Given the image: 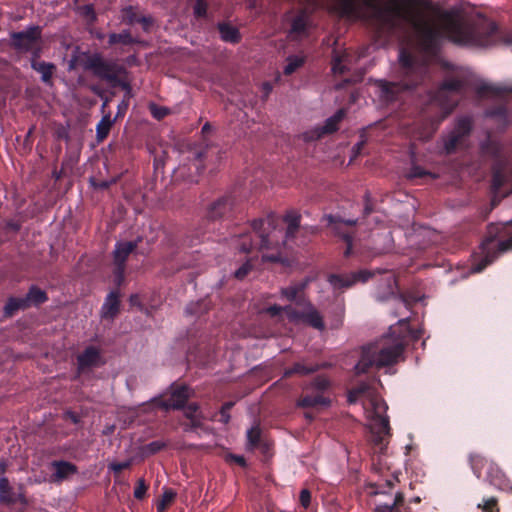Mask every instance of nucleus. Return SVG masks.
Masks as SVG:
<instances>
[{
  "label": "nucleus",
  "mask_w": 512,
  "mask_h": 512,
  "mask_svg": "<svg viewBox=\"0 0 512 512\" xmlns=\"http://www.w3.org/2000/svg\"><path fill=\"white\" fill-rule=\"evenodd\" d=\"M359 3L372 11V20L379 37H391L411 26L418 34L424 52L435 54L442 38L467 48H487L511 44L512 36L494 20L481 14L466 17L454 11L442 16L441 27H435L427 16L428 0H338L342 15L357 13Z\"/></svg>",
  "instance_id": "f257e3e1"
},
{
  "label": "nucleus",
  "mask_w": 512,
  "mask_h": 512,
  "mask_svg": "<svg viewBox=\"0 0 512 512\" xmlns=\"http://www.w3.org/2000/svg\"><path fill=\"white\" fill-rule=\"evenodd\" d=\"M283 222L286 224L284 232L278 228L280 220L273 213L265 219L253 220L251 226L255 237L253 238L251 233L242 235L238 240V249L243 253L272 250V253H263L262 259L276 263L281 261V246H304L310 241V236L318 232L317 227L301 226V215L295 210L288 211Z\"/></svg>",
  "instance_id": "f03ea898"
},
{
  "label": "nucleus",
  "mask_w": 512,
  "mask_h": 512,
  "mask_svg": "<svg viewBox=\"0 0 512 512\" xmlns=\"http://www.w3.org/2000/svg\"><path fill=\"white\" fill-rule=\"evenodd\" d=\"M421 334V330L410 326L408 318L399 320L398 327H391L387 336L363 347L355 366L356 374L367 373L371 368L379 370L396 364L408 342L419 340Z\"/></svg>",
  "instance_id": "7ed1b4c3"
},
{
  "label": "nucleus",
  "mask_w": 512,
  "mask_h": 512,
  "mask_svg": "<svg viewBox=\"0 0 512 512\" xmlns=\"http://www.w3.org/2000/svg\"><path fill=\"white\" fill-rule=\"evenodd\" d=\"M480 148L484 155L494 159L490 184L491 201L489 207L482 211L483 217L487 218L503 198L512 194V165L505 155L503 144L490 131Z\"/></svg>",
  "instance_id": "20e7f679"
},
{
  "label": "nucleus",
  "mask_w": 512,
  "mask_h": 512,
  "mask_svg": "<svg viewBox=\"0 0 512 512\" xmlns=\"http://www.w3.org/2000/svg\"><path fill=\"white\" fill-rule=\"evenodd\" d=\"M398 62L396 71L398 80H380L378 84L380 97L387 103L398 100L400 93L422 83L428 71V65L405 47L399 50Z\"/></svg>",
  "instance_id": "39448f33"
},
{
  "label": "nucleus",
  "mask_w": 512,
  "mask_h": 512,
  "mask_svg": "<svg viewBox=\"0 0 512 512\" xmlns=\"http://www.w3.org/2000/svg\"><path fill=\"white\" fill-rule=\"evenodd\" d=\"M367 396L369 404L373 410L372 423L370 425L371 441L376 447H379L383 452L387 445L388 439L391 436L389 418L383 415L387 410L386 403L374 395L370 382L361 381L354 385L348 391V402L356 403L360 398Z\"/></svg>",
  "instance_id": "423d86ee"
},
{
  "label": "nucleus",
  "mask_w": 512,
  "mask_h": 512,
  "mask_svg": "<svg viewBox=\"0 0 512 512\" xmlns=\"http://www.w3.org/2000/svg\"><path fill=\"white\" fill-rule=\"evenodd\" d=\"M81 67L91 72L95 77L104 80L113 86L128 87L121 82L120 76L126 73V69L112 60H106L100 52L81 51L79 48L72 53L69 61V69Z\"/></svg>",
  "instance_id": "0eeeda50"
},
{
  "label": "nucleus",
  "mask_w": 512,
  "mask_h": 512,
  "mask_svg": "<svg viewBox=\"0 0 512 512\" xmlns=\"http://www.w3.org/2000/svg\"><path fill=\"white\" fill-rule=\"evenodd\" d=\"M480 249L483 257L472 265L473 273L482 272L499 255L512 249V219L506 222L489 224Z\"/></svg>",
  "instance_id": "6e6552de"
},
{
  "label": "nucleus",
  "mask_w": 512,
  "mask_h": 512,
  "mask_svg": "<svg viewBox=\"0 0 512 512\" xmlns=\"http://www.w3.org/2000/svg\"><path fill=\"white\" fill-rule=\"evenodd\" d=\"M476 93L479 97L496 96L504 100L507 94L512 95V85L482 83L477 86ZM484 115L487 119L494 122L497 131H504L511 122L506 101L488 107Z\"/></svg>",
  "instance_id": "1a4fd4ad"
},
{
  "label": "nucleus",
  "mask_w": 512,
  "mask_h": 512,
  "mask_svg": "<svg viewBox=\"0 0 512 512\" xmlns=\"http://www.w3.org/2000/svg\"><path fill=\"white\" fill-rule=\"evenodd\" d=\"M331 389V381L324 375L314 377L303 387V393L297 400L299 408L329 407L332 403L328 395Z\"/></svg>",
  "instance_id": "9d476101"
},
{
  "label": "nucleus",
  "mask_w": 512,
  "mask_h": 512,
  "mask_svg": "<svg viewBox=\"0 0 512 512\" xmlns=\"http://www.w3.org/2000/svg\"><path fill=\"white\" fill-rule=\"evenodd\" d=\"M464 86V81L459 78H448L441 83L432 98L434 102L439 103L437 116L432 120L436 127H438L457 107L458 100L454 99L451 95L460 94Z\"/></svg>",
  "instance_id": "9b49d317"
},
{
  "label": "nucleus",
  "mask_w": 512,
  "mask_h": 512,
  "mask_svg": "<svg viewBox=\"0 0 512 512\" xmlns=\"http://www.w3.org/2000/svg\"><path fill=\"white\" fill-rule=\"evenodd\" d=\"M473 130V119L470 116H461L456 119L453 130L444 137V151L450 155L457 149L465 146V142Z\"/></svg>",
  "instance_id": "f8f14e48"
},
{
  "label": "nucleus",
  "mask_w": 512,
  "mask_h": 512,
  "mask_svg": "<svg viewBox=\"0 0 512 512\" xmlns=\"http://www.w3.org/2000/svg\"><path fill=\"white\" fill-rule=\"evenodd\" d=\"M41 39L42 27L31 25L23 31L11 32L10 46L20 53H28V50H32L36 43L41 42Z\"/></svg>",
  "instance_id": "ddd939ff"
},
{
  "label": "nucleus",
  "mask_w": 512,
  "mask_h": 512,
  "mask_svg": "<svg viewBox=\"0 0 512 512\" xmlns=\"http://www.w3.org/2000/svg\"><path fill=\"white\" fill-rule=\"evenodd\" d=\"M325 219L327 220L328 225L331 226L334 234L340 237L346 243L344 256L349 257L352 253L354 232L347 230L345 227L353 228L356 226L357 220H344L340 216L334 215H326Z\"/></svg>",
  "instance_id": "4468645a"
},
{
  "label": "nucleus",
  "mask_w": 512,
  "mask_h": 512,
  "mask_svg": "<svg viewBox=\"0 0 512 512\" xmlns=\"http://www.w3.org/2000/svg\"><path fill=\"white\" fill-rule=\"evenodd\" d=\"M237 208L236 197L232 193L225 194L213 201L207 208V218L218 220L231 217Z\"/></svg>",
  "instance_id": "2eb2a0df"
},
{
  "label": "nucleus",
  "mask_w": 512,
  "mask_h": 512,
  "mask_svg": "<svg viewBox=\"0 0 512 512\" xmlns=\"http://www.w3.org/2000/svg\"><path fill=\"white\" fill-rule=\"evenodd\" d=\"M190 397L189 387L185 384H172L168 395L162 397L159 405L165 409H181L185 407Z\"/></svg>",
  "instance_id": "dca6fc26"
},
{
  "label": "nucleus",
  "mask_w": 512,
  "mask_h": 512,
  "mask_svg": "<svg viewBox=\"0 0 512 512\" xmlns=\"http://www.w3.org/2000/svg\"><path fill=\"white\" fill-rule=\"evenodd\" d=\"M371 276L372 273L368 270H360L358 272H352L348 274H330L328 276V282L334 289L341 290L350 288L357 282L364 283Z\"/></svg>",
  "instance_id": "f3484780"
},
{
  "label": "nucleus",
  "mask_w": 512,
  "mask_h": 512,
  "mask_svg": "<svg viewBox=\"0 0 512 512\" xmlns=\"http://www.w3.org/2000/svg\"><path fill=\"white\" fill-rule=\"evenodd\" d=\"M104 363L100 349L95 346L86 347L84 351L77 356V368L79 372H83L89 368L99 367Z\"/></svg>",
  "instance_id": "a211bd4d"
},
{
  "label": "nucleus",
  "mask_w": 512,
  "mask_h": 512,
  "mask_svg": "<svg viewBox=\"0 0 512 512\" xmlns=\"http://www.w3.org/2000/svg\"><path fill=\"white\" fill-rule=\"evenodd\" d=\"M311 25L310 15L306 10H301L292 19L289 34L295 40L307 37Z\"/></svg>",
  "instance_id": "6ab92c4d"
},
{
  "label": "nucleus",
  "mask_w": 512,
  "mask_h": 512,
  "mask_svg": "<svg viewBox=\"0 0 512 512\" xmlns=\"http://www.w3.org/2000/svg\"><path fill=\"white\" fill-rule=\"evenodd\" d=\"M140 241L139 238L135 241L117 242L113 251L114 266L126 268L127 259L137 249Z\"/></svg>",
  "instance_id": "aec40b11"
},
{
  "label": "nucleus",
  "mask_w": 512,
  "mask_h": 512,
  "mask_svg": "<svg viewBox=\"0 0 512 512\" xmlns=\"http://www.w3.org/2000/svg\"><path fill=\"white\" fill-rule=\"evenodd\" d=\"M120 305L119 290L110 291L101 307V318L105 320H114L120 312Z\"/></svg>",
  "instance_id": "412c9836"
},
{
  "label": "nucleus",
  "mask_w": 512,
  "mask_h": 512,
  "mask_svg": "<svg viewBox=\"0 0 512 512\" xmlns=\"http://www.w3.org/2000/svg\"><path fill=\"white\" fill-rule=\"evenodd\" d=\"M345 110L339 109L334 115L326 119L325 123L312 131L310 139H319L324 135L332 134L338 130L339 123L345 117Z\"/></svg>",
  "instance_id": "4be33fe9"
},
{
  "label": "nucleus",
  "mask_w": 512,
  "mask_h": 512,
  "mask_svg": "<svg viewBox=\"0 0 512 512\" xmlns=\"http://www.w3.org/2000/svg\"><path fill=\"white\" fill-rule=\"evenodd\" d=\"M54 473L51 475V482L60 483L70 475L77 473V466L64 460H54L51 463Z\"/></svg>",
  "instance_id": "5701e85b"
},
{
  "label": "nucleus",
  "mask_w": 512,
  "mask_h": 512,
  "mask_svg": "<svg viewBox=\"0 0 512 512\" xmlns=\"http://www.w3.org/2000/svg\"><path fill=\"white\" fill-rule=\"evenodd\" d=\"M332 72L334 74L342 75L350 70L353 64V56L348 51L338 52L333 50L332 55Z\"/></svg>",
  "instance_id": "b1692460"
},
{
  "label": "nucleus",
  "mask_w": 512,
  "mask_h": 512,
  "mask_svg": "<svg viewBox=\"0 0 512 512\" xmlns=\"http://www.w3.org/2000/svg\"><path fill=\"white\" fill-rule=\"evenodd\" d=\"M295 317L317 330H323L325 328L323 317L310 303L308 310L295 312Z\"/></svg>",
  "instance_id": "393cba45"
},
{
  "label": "nucleus",
  "mask_w": 512,
  "mask_h": 512,
  "mask_svg": "<svg viewBox=\"0 0 512 512\" xmlns=\"http://www.w3.org/2000/svg\"><path fill=\"white\" fill-rule=\"evenodd\" d=\"M217 29L221 40L224 42L238 44L242 39L239 29L229 22H219Z\"/></svg>",
  "instance_id": "a878e982"
},
{
  "label": "nucleus",
  "mask_w": 512,
  "mask_h": 512,
  "mask_svg": "<svg viewBox=\"0 0 512 512\" xmlns=\"http://www.w3.org/2000/svg\"><path fill=\"white\" fill-rule=\"evenodd\" d=\"M321 368L318 364H305L304 362H295L291 367L286 368L283 372V378H290L293 375H310L317 372Z\"/></svg>",
  "instance_id": "bb28decb"
},
{
  "label": "nucleus",
  "mask_w": 512,
  "mask_h": 512,
  "mask_svg": "<svg viewBox=\"0 0 512 512\" xmlns=\"http://www.w3.org/2000/svg\"><path fill=\"white\" fill-rule=\"evenodd\" d=\"M26 301L31 307H39L40 305L48 301V294L45 290L41 289L37 285H31L25 295Z\"/></svg>",
  "instance_id": "cd10ccee"
},
{
  "label": "nucleus",
  "mask_w": 512,
  "mask_h": 512,
  "mask_svg": "<svg viewBox=\"0 0 512 512\" xmlns=\"http://www.w3.org/2000/svg\"><path fill=\"white\" fill-rule=\"evenodd\" d=\"M31 68L41 75V81L45 84L52 83L53 74L56 71V65L51 62L40 61L34 62Z\"/></svg>",
  "instance_id": "c85d7f7f"
},
{
  "label": "nucleus",
  "mask_w": 512,
  "mask_h": 512,
  "mask_svg": "<svg viewBox=\"0 0 512 512\" xmlns=\"http://www.w3.org/2000/svg\"><path fill=\"white\" fill-rule=\"evenodd\" d=\"M307 286V282H300L295 285H291L281 290L282 295L289 301H294L297 304L304 302V289Z\"/></svg>",
  "instance_id": "c756f323"
},
{
  "label": "nucleus",
  "mask_w": 512,
  "mask_h": 512,
  "mask_svg": "<svg viewBox=\"0 0 512 512\" xmlns=\"http://www.w3.org/2000/svg\"><path fill=\"white\" fill-rule=\"evenodd\" d=\"M115 122V119L111 118L110 112L102 116L101 120L96 125L97 142L101 143L108 137L110 130Z\"/></svg>",
  "instance_id": "7c9ffc66"
},
{
  "label": "nucleus",
  "mask_w": 512,
  "mask_h": 512,
  "mask_svg": "<svg viewBox=\"0 0 512 512\" xmlns=\"http://www.w3.org/2000/svg\"><path fill=\"white\" fill-rule=\"evenodd\" d=\"M211 309V301L207 298L191 302L186 306L185 313L197 318L203 317Z\"/></svg>",
  "instance_id": "2f4dec72"
},
{
  "label": "nucleus",
  "mask_w": 512,
  "mask_h": 512,
  "mask_svg": "<svg viewBox=\"0 0 512 512\" xmlns=\"http://www.w3.org/2000/svg\"><path fill=\"white\" fill-rule=\"evenodd\" d=\"M27 309H29V304L27 303L25 296L9 297L4 307V314L7 317H12L19 310Z\"/></svg>",
  "instance_id": "473e14b6"
},
{
  "label": "nucleus",
  "mask_w": 512,
  "mask_h": 512,
  "mask_svg": "<svg viewBox=\"0 0 512 512\" xmlns=\"http://www.w3.org/2000/svg\"><path fill=\"white\" fill-rule=\"evenodd\" d=\"M140 41L134 38L129 30H123L120 33H110L108 35V44L109 46H114L117 44H121L124 46L137 44Z\"/></svg>",
  "instance_id": "72a5a7b5"
},
{
  "label": "nucleus",
  "mask_w": 512,
  "mask_h": 512,
  "mask_svg": "<svg viewBox=\"0 0 512 512\" xmlns=\"http://www.w3.org/2000/svg\"><path fill=\"white\" fill-rule=\"evenodd\" d=\"M469 464L473 471V474L479 479L482 476V470L488 468L491 461H488L484 456L478 453H471L469 455Z\"/></svg>",
  "instance_id": "f704fd0d"
},
{
  "label": "nucleus",
  "mask_w": 512,
  "mask_h": 512,
  "mask_svg": "<svg viewBox=\"0 0 512 512\" xmlns=\"http://www.w3.org/2000/svg\"><path fill=\"white\" fill-rule=\"evenodd\" d=\"M485 479L489 484L501 488L504 483V474L494 462H491L486 470Z\"/></svg>",
  "instance_id": "c9c22d12"
},
{
  "label": "nucleus",
  "mask_w": 512,
  "mask_h": 512,
  "mask_svg": "<svg viewBox=\"0 0 512 512\" xmlns=\"http://www.w3.org/2000/svg\"><path fill=\"white\" fill-rule=\"evenodd\" d=\"M246 436H247V443H246L247 449L248 450L257 449V447L260 446V443L263 440L262 431H261L259 424L252 426L247 431Z\"/></svg>",
  "instance_id": "e433bc0d"
},
{
  "label": "nucleus",
  "mask_w": 512,
  "mask_h": 512,
  "mask_svg": "<svg viewBox=\"0 0 512 512\" xmlns=\"http://www.w3.org/2000/svg\"><path fill=\"white\" fill-rule=\"evenodd\" d=\"M0 503L13 504L15 499L13 498L12 488L10 487L7 478H0Z\"/></svg>",
  "instance_id": "4c0bfd02"
},
{
  "label": "nucleus",
  "mask_w": 512,
  "mask_h": 512,
  "mask_svg": "<svg viewBox=\"0 0 512 512\" xmlns=\"http://www.w3.org/2000/svg\"><path fill=\"white\" fill-rule=\"evenodd\" d=\"M305 61L306 58L304 56H289L287 58V64L284 67V74H293L297 69L304 65Z\"/></svg>",
  "instance_id": "58836bf2"
},
{
  "label": "nucleus",
  "mask_w": 512,
  "mask_h": 512,
  "mask_svg": "<svg viewBox=\"0 0 512 512\" xmlns=\"http://www.w3.org/2000/svg\"><path fill=\"white\" fill-rule=\"evenodd\" d=\"M176 497V492L172 489H165L161 499L157 503V512H165L167 508L172 504Z\"/></svg>",
  "instance_id": "ea45409f"
},
{
  "label": "nucleus",
  "mask_w": 512,
  "mask_h": 512,
  "mask_svg": "<svg viewBox=\"0 0 512 512\" xmlns=\"http://www.w3.org/2000/svg\"><path fill=\"white\" fill-rule=\"evenodd\" d=\"M204 419L205 418L202 414L198 417H194L188 420L191 424V427H193V429L195 430V434L198 437L201 436V433L209 434L211 431V429L204 423Z\"/></svg>",
  "instance_id": "a19ab883"
},
{
  "label": "nucleus",
  "mask_w": 512,
  "mask_h": 512,
  "mask_svg": "<svg viewBox=\"0 0 512 512\" xmlns=\"http://www.w3.org/2000/svg\"><path fill=\"white\" fill-rule=\"evenodd\" d=\"M148 108H149L151 115L156 120H162L170 113L169 108L164 107V106H159L153 102L149 104Z\"/></svg>",
  "instance_id": "79ce46f5"
},
{
  "label": "nucleus",
  "mask_w": 512,
  "mask_h": 512,
  "mask_svg": "<svg viewBox=\"0 0 512 512\" xmlns=\"http://www.w3.org/2000/svg\"><path fill=\"white\" fill-rule=\"evenodd\" d=\"M166 447V443L160 440L152 441L143 446V453L146 455H154Z\"/></svg>",
  "instance_id": "37998d69"
},
{
  "label": "nucleus",
  "mask_w": 512,
  "mask_h": 512,
  "mask_svg": "<svg viewBox=\"0 0 512 512\" xmlns=\"http://www.w3.org/2000/svg\"><path fill=\"white\" fill-rule=\"evenodd\" d=\"M235 402L234 401H227L225 402L220 409V419L219 421L223 424H228L231 416H230V410L234 407Z\"/></svg>",
  "instance_id": "c03bdc74"
},
{
  "label": "nucleus",
  "mask_w": 512,
  "mask_h": 512,
  "mask_svg": "<svg viewBox=\"0 0 512 512\" xmlns=\"http://www.w3.org/2000/svg\"><path fill=\"white\" fill-rule=\"evenodd\" d=\"M200 415H202V412L200 410V406L197 403H190L184 408L183 416L185 420H190Z\"/></svg>",
  "instance_id": "a18cd8bd"
},
{
  "label": "nucleus",
  "mask_w": 512,
  "mask_h": 512,
  "mask_svg": "<svg viewBox=\"0 0 512 512\" xmlns=\"http://www.w3.org/2000/svg\"><path fill=\"white\" fill-rule=\"evenodd\" d=\"M126 268L114 266L113 268V282L116 286L115 290H119V287L123 285L125 281Z\"/></svg>",
  "instance_id": "49530a36"
},
{
  "label": "nucleus",
  "mask_w": 512,
  "mask_h": 512,
  "mask_svg": "<svg viewBox=\"0 0 512 512\" xmlns=\"http://www.w3.org/2000/svg\"><path fill=\"white\" fill-rule=\"evenodd\" d=\"M208 157V147L205 146L204 148H199L193 151V160L198 162L195 163V167L197 170L203 169L204 167L200 165V163L207 159Z\"/></svg>",
  "instance_id": "de8ad7c7"
},
{
  "label": "nucleus",
  "mask_w": 512,
  "mask_h": 512,
  "mask_svg": "<svg viewBox=\"0 0 512 512\" xmlns=\"http://www.w3.org/2000/svg\"><path fill=\"white\" fill-rule=\"evenodd\" d=\"M147 490H148V485L146 484V482L143 478H140L137 481V484L134 489V497L137 500H143L146 497Z\"/></svg>",
  "instance_id": "09e8293b"
},
{
  "label": "nucleus",
  "mask_w": 512,
  "mask_h": 512,
  "mask_svg": "<svg viewBox=\"0 0 512 512\" xmlns=\"http://www.w3.org/2000/svg\"><path fill=\"white\" fill-rule=\"evenodd\" d=\"M478 506L485 512H499L498 500L495 497L484 499L483 504H479Z\"/></svg>",
  "instance_id": "8fccbe9b"
},
{
  "label": "nucleus",
  "mask_w": 512,
  "mask_h": 512,
  "mask_svg": "<svg viewBox=\"0 0 512 512\" xmlns=\"http://www.w3.org/2000/svg\"><path fill=\"white\" fill-rule=\"evenodd\" d=\"M207 2L206 0H196L193 7L194 15L197 18H204L207 15Z\"/></svg>",
  "instance_id": "3c124183"
},
{
  "label": "nucleus",
  "mask_w": 512,
  "mask_h": 512,
  "mask_svg": "<svg viewBox=\"0 0 512 512\" xmlns=\"http://www.w3.org/2000/svg\"><path fill=\"white\" fill-rule=\"evenodd\" d=\"M130 22H138V23H140L142 25L144 31H148L150 26L153 23L151 17H147V16L136 17V15H133L130 18Z\"/></svg>",
  "instance_id": "603ef678"
},
{
  "label": "nucleus",
  "mask_w": 512,
  "mask_h": 512,
  "mask_svg": "<svg viewBox=\"0 0 512 512\" xmlns=\"http://www.w3.org/2000/svg\"><path fill=\"white\" fill-rule=\"evenodd\" d=\"M131 464V460L123 462H114L109 465V469L112 470L114 473L118 474L123 470L130 468Z\"/></svg>",
  "instance_id": "864d4df0"
},
{
  "label": "nucleus",
  "mask_w": 512,
  "mask_h": 512,
  "mask_svg": "<svg viewBox=\"0 0 512 512\" xmlns=\"http://www.w3.org/2000/svg\"><path fill=\"white\" fill-rule=\"evenodd\" d=\"M28 53L31 54V64L34 63V62H40V57L42 55V41L41 42H38L36 43L34 46H33V49L32 50H28Z\"/></svg>",
  "instance_id": "5fc2aeb1"
},
{
  "label": "nucleus",
  "mask_w": 512,
  "mask_h": 512,
  "mask_svg": "<svg viewBox=\"0 0 512 512\" xmlns=\"http://www.w3.org/2000/svg\"><path fill=\"white\" fill-rule=\"evenodd\" d=\"M252 268V265L250 263H244L241 267H239L235 273H234V276L235 278L239 279V280H242L244 279L248 273L250 272Z\"/></svg>",
  "instance_id": "6e6d98bb"
},
{
  "label": "nucleus",
  "mask_w": 512,
  "mask_h": 512,
  "mask_svg": "<svg viewBox=\"0 0 512 512\" xmlns=\"http://www.w3.org/2000/svg\"><path fill=\"white\" fill-rule=\"evenodd\" d=\"M129 107V101L126 99H123L117 106V113L113 119L117 121L120 118H123L128 110Z\"/></svg>",
  "instance_id": "4d7b16f0"
},
{
  "label": "nucleus",
  "mask_w": 512,
  "mask_h": 512,
  "mask_svg": "<svg viewBox=\"0 0 512 512\" xmlns=\"http://www.w3.org/2000/svg\"><path fill=\"white\" fill-rule=\"evenodd\" d=\"M299 500L304 508H308L311 503V492L308 489H302L300 491Z\"/></svg>",
  "instance_id": "13d9d810"
},
{
  "label": "nucleus",
  "mask_w": 512,
  "mask_h": 512,
  "mask_svg": "<svg viewBox=\"0 0 512 512\" xmlns=\"http://www.w3.org/2000/svg\"><path fill=\"white\" fill-rule=\"evenodd\" d=\"M429 175V172H427L425 169H423L420 166H413L410 169L409 172V178H423L425 176Z\"/></svg>",
  "instance_id": "bf43d9fd"
},
{
  "label": "nucleus",
  "mask_w": 512,
  "mask_h": 512,
  "mask_svg": "<svg viewBox=\"0 0 512 512\" xmlns=\"http://www.w3.org/2000/svg\"><path fill=\"white\" fill-rule=\"evenodd\" d=\"M374 511L375 512H397V509L395 508V504L384 503V504H378L375 507Z\"/></svg>",
  "instance_id": "052dcab7"
},
{
  "label": "nucleus",
  "mask_w": 512,
  "mask_h": 512,
  "mask_svg": "<svg viewBox=\"0 0 512 512\" xmlns=\"http://www.w3.org/2000/svg\"><path fill=\"white\" fill-rule=\"evenodd\" d=\"M64 419L65 420H69L70 422H72L73 424H79L80 421H81V417L79 414H77L76 412H73V411H66L64 413Z\"/></svg>",
  "instance_id": "680f3d73"
},
{
  "label": "nucleus",
  "mask_w": 512,
  "mask_h": 512,
  "mask_svg": "<svg viewBox=\"0 0 512 512\" xmlns=\"http://www.w3.org/2000/svg\"><path fill=\"white\" fill-rule=\"evenodd\" d=\"M6 228L8 230H11V231H14V232H18L20 229H21V222L19 221H15V220H8L6 222Z\"/></svg>",
  "instance_id": "e2e57ef3"
},
{
  "label": "nucleus",
  "mask_w": 512,
  "mask_h": 512,
  "mask_svg": "<svg viewBox=\"0 0 512 512\" xmlns=\"http://www.w3.org/2000/svg\"><path fill=\"white\" fill-rule=\"evenodd\" d=\"M283 311V308L279 305H272L267 308V313L272 317L279 316Z\"/></svg>",
  "instance_id": "0e129e2a"
},
{
  "label": "nucleus",
  "mask_w": 512,
  "mask_h": 512,
  "mask_svg": "<svg viewBox=\"0 0 512 512\" xmlns=\"http://www.w3.org/2000/svg\"><path fill=\"white\" fill-rule=\"evenodd\" d=\"M404 501V494L402 492H397L392 504H395V508L398 510V508L404 504Z\"/></svg>",
  "instance_id": "69168bd1"
},
{
  "label": "nucleus",
  "mask_w": 512,
  "mask_h": 512,
  "mask_svg": "<svg viewBox=\"0 0 512 512\" xmlns=\"http://www.w3.org/2000/svg\"><path fill=\"white\" fill-rule=\"evenodd\" d=\"M257 448L260 449L263 454L267 455L270 452L271 444L269 441L263 439L260 443V446Z\"/></svg>",
  "instance_id": "338daca9"
},
{
  "label": "nucleus",
  "mask_w": 512,
  "mask_h": 512,
  "mask_svg": "<svg viewBox=\"0 0 512 512\" xmlns=\"http://www.w3.org/2000/svg\"><path fill=\"white\" fill-rule=\"evenodd\" d=\"M230 458L236 462L238 465H240L241 467H245L246 466V460L243 456L241 455H235V454H231L230 455Z\"/></svg>",
  "instance_id": "774afa93"
}]
</instances>
